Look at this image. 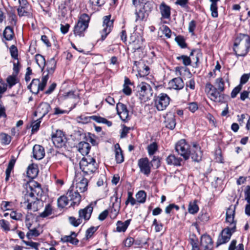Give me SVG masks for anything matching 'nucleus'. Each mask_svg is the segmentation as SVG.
<instances>
[{
    "mask_svg": "<svg viewBox=\"0 0 250 250\" xmlns=\"http://www.w3.org/2000/svg\"><path fill=\"white\" fill-rule=\"evenodd\" d=\"M224 81L222 78H218L215 82V87L210 83L206 84L205 90L208 98L216 103H223L225 102V95L221 93L223 92L224 87Z\"/></svg>",
    "mask_w": 250,
    "mask_h": 250,
    "instance_id": "nucleus-1",
    "label": "nucleus"
},
{
    "mask_svg": "<svg viewBox=\"0 0 250 250\" xmlns=\"http://www.w3.org/2000/svg\"><path fill=\"white\" fill-rule=\"evenodd\" d=\"M132 4L136 8L135 21H143L151 11L153 7L152 0H132Z\"/></svg>",
    "mask_w": 250,
    "mask_h": 250,
    "instance_id": "nucleus-2",
    "label": "nucleus"
},
{
    "mask_svg": "<svg viewBox=\"0 0 250 250\" xmlns=\"http://www.w3.org/2000/svg\"><path fill=\"white\" fill-rule=\"evenodd\" d=\"M250 49V37L245 34H240L235 40L233 50L237 56H246Z\"/></svg>",
    "mask_w": 250,
    "mask_h": 250,
    "instance_id": "nucleus-3",
    "label": "nucleus"
},
{
    "mask_svg": "<svg viewBox=\"0 0 250 250\" xmlns=\"http://www.w3.org/2000/svg\"><path fill=\"white\" fill-rule=\"evenodd\" d=\"M80 168L85 175H91L98 169V164L90 155L83 157L79 163Z\"/></svg>",
    "mask_w": 250,
    "mask_h": 250,
    "instance_id": "nucleus-4",
    "label": "nucleus"
},
{
    "mask_svg": "<svg viewBox=\"0 0 250 250\" xmlns=\"http://www.w3.org/2000/svg\"><path fill=\"white\" fill-rule=\"evenodd\" d=\"M90 20V17L88 15L85 13L81 15L73 29L75 36L82 37L84 36V32L88 27Z\"/></svg>",
    "mask_w": 250,
    "mask_h": 250,
    "instance_id": "nucleus-5",
    "label": "nucleus"
},
{
    "mask_svg": "<svg viewBox=\"0 0 250 250\" xmlns=\"http://www.w3.org/2000/svg\"><path fill=\"white\" fill-rule=\"evenodd\" d=\"M26 188V193L24 194V199L30 198L39 199L43 192L41 185L34 181L27 183Z\"/></svg>",
    "mask_w": 250,
    "mask_h": 250,
    "instance_id": "nucleus-6",
    "label": "nucleus"
},
{
    "mask_svg": "<svg viewBox=\"0 0 250 250\" xmlns=\"http://www.w3.org/2000/svg\"><path fill=\"white\" fill-rule=\"evenodd\" d=\"M138 96L143 102H146L152 96L153 90L150 85L146 82L141 83L138 86Z\"/></svg>",
    "mask_w": 250,
    "mask_h": 250,
    "instance_id": "nucleus-7",
    "label": "nucleus"
},
{
    "mask_svg": "<svg viewBox=\"0 0 250 250\" xmlns=\"http://www.w3.org/2000/svg\"><path fill=\"white\" fill-rule=\"evenodd\" d=\"M110 15L105 16L103 17L102 29L100 31L101 35V40L103 41L105 40L107 36L111 32L113 27L114 20L111 19Z\"/></svg>",
    "mask_w": 250,
    "mask_h": 250,
    "instance_id": "nucleus-8",
    "label": "nucleus"
},
{
    "mask_svg": "<svg viewBox=\"0 0 250 250\" xmlns=\"http://www.w3.org/2000/svg\"><path fill=\"white\" fill-rule=\"evenodd\" d=\"M47 82V77L42 76L41 81L38 79H34L28 87L32 93L37 94L40 91L43 90Z\"/></svg>",
    "mask_w": 250,
    "mask_h": 250,
    "instance_id": "nucleus-9",
    "label": "nucleus"
},
{
    "mask_svg": "<svg viewBox=\"0 0 250 250\" xmlns=\"http://www.w3.org/2000/svg\"><path fill=\"white\" fill-rule=\"evenodd\" d=\"M176 151L185 160L189 159L190 156V147L189 145L186 142L185 139H181L179 141L175 146Z\"/></svg>",
    "mask_w": 250,
    "mask_h": 250,
    "instance_id": "nucleus-10",
    "label": "nucleus"
},
{
    "mask_svg": "<svg viewBox=\"0 0 250 250\" xmlns=\"http://www.w3.org/2000/svg\"><path fill=\"white\" fill-rule=\"evenodd\" d=\"M170 100L169 97L167 94L160 93L154 99L155 106L159 111L164 110L169 105Z\"/></svg>",
    "mask_w": 250,
    "mask_h": 250,
    "instance_id": "nucleus-11",
    "label": "nucleus"
},
{
    "mask_svg": "<svg viewBox=\"0 0 250 250\" xmlns=\"http://www.w3.org/2000/svg\"><path fill=\"white\" fill-rule=\"evenodd\" d=\"M23 204L26 206L28 210L37 211L40 209L43 206V203L39 199L30 198L24 199Z\"/></svg>",
    "mask_w": 250,
    "mask_h": 250,
    "instance_id": "nucleus-12",
    "label": "nucleus"
},
{
    "mask_svg": "<svg viewBox=\"0 0 250 250\" xmlns=\"http://www.w3.org/2000/svg\"><path fill=\"white\" fill-rule=\"evenodd\" d=\"M52 140L56 147H62L65 145L66 137L62 131L57 130L55 133H52Z\"/></svg>",
    "mask_w": 250,
    "mask_h": 250,
    "instance_id": "nucleus-13",
    "label": "nucleus"
},
{
    "mask_svg": "<svg viewBox=\"0 0 250 250\" xmlns=\"http://www.w3.org/2000/svg\"><path fill=\"white\" fill-rule=\"evenodd\" d=\"M234 215L235 207L231 205L227 209L226 221L232 231H234L236 227V222L234 220Z\"/></svg>",
    "mask_w": 250,
    "mask_h": 250,
    "instance_id": "nucleus-14",
    "label": "nucleus"
},
{
    "mask_svg": "<svg viewBox=\"0 0 250 250\" xmlns=\"http://www.w3.org/2000/svg\"><path fill=\"white\" fill-rule=\"evenodd\" d=\"M66 195L71 201L70 206L78 205L81 201V196L78 191L75 190L74 187H71L68 189Z\"/></svg>",
    "mask_w": 250,
    "mask_h": 250,
    "instance_id": "nucleus-15",
    "label": "nucleus"
},
{
    "mask_svg": "<svg viewBox=\"0 0 250 250\" xmlns=\"http://www.w3.org/2000/svg\"><path fill=\"white\" fill-rule=\"evenodd\" d=\"M138 165L141 173L147 176L150 174L151 166L147 158L140 159L138 162Z\"/></svg>",
    "mask_w": 250,
    "mask_h": 250,
    "instance_id": "nucleus-16",
    "label": "nucleus"
},
{
    "mask_svg": "<svg viewBox=\"0 0 250 250\" xmlns=\"http://www.w3.org/2000/svg\"><path fill=\"white\" fill-rule=\"evenodd\" d=\"M138 72V74L141 77H144L149 73V68L148 66L146 65L143 61L140 59L139 61H134V66Z\"/></svg>",
    "mask_w": 250,
    "mask_h": 250,
    "instance_id": "nucleus-17",
    "label": "nucleus"
},
{
    "mask_svg": "<svg viewBox=\"0 0 250 250\" xmlns=\"http://www.w3.org/2000/svg\"><path fill=\"white\" fill-rule=\"evenodd\" d=\"M115 198V201L113 203L110 211V217L112 219H115L118 215L121 208V198H118L117 192H115L112 198Z\"/></svg>",
    "mask_w": 250,
    "mask_h": 250,
    "instance_id": "nucleus-18",
    "label": "nucleus"
},
{
    "mask_svg": "<svg viewBox=\"0 0 250 250\" xmlns=\"http://www.w3.org/2000/svg\"><path fill=\"white\" fill-rule=\"evenodd\" d=\"M78 177L79 175L78 174L76 175L74 180L76 182V190L79 192H83L87 189L88 180L83 177Z\"/></svg>",
    "mask_w": 250,
    "mask_h": 250,
    "instance_id": "nucleus-19",
    "label": "nucleus"
},
{
    "mask_svg": "<svg viewBox=\"0 0 250 250\" xmlns=\"http://www.w3.org/2000/svg\"><path fill=\"white\" fill-rule=\"evenodd\" d=\"M202 155L200 147L197 143H194L190 150V156L191 159L195 162H199L202 159Z\"/></svg>",
    "mask_w": 250,
    "mask_h": 250,
    "instance_id": "nucleus-20",
    "label": "nucleus"
},
{
    "mask_svg": "<svg viewBox=\"0 0 250 250\" xmlns=\"http://www.w3.org/2000/svg\"><path fill=\"white\" fill-rule=\"evenodd\" d=\"M164 117L165 127L170 130L174 129L176 125L174 114L169 112L167 113Z\"/></svg>",
    "mask_w": 250,
    "mask_h": 250,
    "instance_id": "nucleus-21",
    "label": "nucleus"
},
{
    "mask_svg": "<svg viewBox=\"0 0 250 250\" xmlns=\"http://www.w3.org/2000/svg\"><path fill=\"white\" fill-rule=\"evenodd\" d=\"M116 110L122 121H126L128 120L129 112L125 105L121 103H118L116 104Z\"/></svg>",
    "mask_w": 250,
    "mask_h": 250,
    "instance_id": "nucleus-22",
    "label": "nucleus"
},
{
    "mask_svg": "<svg viewBox=\"0 0 250 250\" xmlns=\"http://www.w3.org/2000/svg\"><path fill=\"white\" fill-rule=\"evenodd\" d=\"M200 245L203 250H211L213 248V241L209 235H202L200 239Z\"/></svg>",
    "mask_w": 250,
    "mask_h": 250,
    "instance_id": "nucleus-23",
    "label": "nucleus"
},
{
    "mask_svg": "<svg viewBox=\"0 0 250 250\" xmlns=\"http://www.w3.org/2000/svg\"><path fill=\"white\" fill-rule=\"evenodd\" d=\"M231 231L232 230L229 228V226L222 230L221 236L219 237L217 242V246L226 243L229 240L231 236Z\"/></svg>",
    "mask_w": 250,
    "mask_h": 250,
    "instance_id": "nucleus-24",
    "label": "nucleus"
},
{
    "mask_svg": "<svg viewBox=\"0 0 250 250\" xmlns=\"http://www.w3.org/2000/svg\"><path fill=\"white\" fill-rule=\"evenodd\" d=\"M161 15V19H170L171 15V8L165 2H162L159 7Z\"/></svg>",
    "mask_w": 250,
    "mask_h": 250,
    "instance_id": "nucleus-25",
    "label": "nucleus"
},
{
    "mask_svg": "<svg viewBox=\"0 0 250 250\" xmlns=\"http://www.w3.org/2000/svg\"><path fill=\"white\" fill-rule=\"evenodd\" d=\"M93 211V207L91 205H89L83 209H81L79 211V217L83 219L85 221H88Z\"/></svg>",
    "mask_w": 250,
    "mask_h": 250,
    "instance_id": "nucleus-26",
    "label": "nucleus"
},
{
    "mask_svg": "<svg viewBox=\"0 0 250 250\" xmlns=\"http://www.w3.org/2000/svg\"><path fill=\"white\" fill-rule=\"evenodd\" d=\"M50 109L49 104L47 103H42L38 106L35 114L36 116L39 115L41 118H42L46 115Z\"/></svg>",
    "mask_w": 250,
    "mask_h": 250,
    "instance_id": "nucleus-27",
    "label": "nucleus"
},
{
    "mask_svg": "<svg viewBox=\"0 0 250 250\" xmlns=\"http://www.w3.org/2000/svg\"><path fill=\"white\" fill-rule=\"evenodd\" d=\"M168 86L170 89L175 90H180L184 86V83L182 79L180 77H177L172 79L168 83Z\"/></svg>",
    "mask_w": 250,
    "mask_h": 250,
    "instance_id": "nucleus-28",
    "label": "nucleus"
},
{
    "mask_svg": "<svg viewBox=\"0 0 250 250\" xmlns=\"http://www.w3.org/2000/svg\"><path fill=\"white\" fill-rule=\"evenodd\" d=\"M56 67V61L54 58H51L46 62V71L47 73L45 74V72L43 73L42 76H46L47 77V81L48 80L49 76L52 75Z\"/></svg>",
    "mask_w": 250,
    "mask_h": 250,
    "instance_id": "nucleus-29",
    "label": "nucleus"
},
{
    "mask_svg": "<svg viewBox=\"0 0 250 250\" xmlns=\"http://www.w3.org/2000/svg\"><path fill=\"white\" fill-rule=\"evenodd\" d=\"M33 157L36 160H41L45 155L44 148L38 145H36L33 148Z\"/></svg>",
    "mask_w": 250,
    "mask_h": 250,
    "instance_id": "nucleus-30",
    "label": "nucleus"
},
{
    "mask_svg": "<svg viewBox=\"0 0 250 250\" xmlns=\"http://www.w3.org/2000/svg\"><path fill=\"white\" fill-rule=\"evenodd\" d=\"M175 72L177 75L181 76L187 78H190L192 76L189 69L183 66L175 67Z\"/></svg>",
    "mask_w": 250,
    "mask_h": 250,
    "instance_id": "nucleus-31",
    "label": "nucleus"
},
{
    "mask_svg": "<svg viewBox=\"0 0 250 250\" xmlns=\"http://www.w3.org/2000/svg\"><path fill=\"white\" fill-rule=\"evenodd\" d=\"M182 161L181 158L177 157L173 154L168 155L166 158V162L167 165L174 166H181Z\"/></svg>",
    "mask_w": 250,
    "mask_h": 250,
    "instance_id": "nucleus-32",
    "label": "nucleus"
},
{
    "mask_svg": "<svg viewBox=\"0 0 250 250\" xmlns=\"http://www.w3.org/2000/svg\"><path fill=\"white\" fill-rule=\"evenodd\" d=\"M77 234L75 232H71L70 235H65L61 238V241L65 242H70L73 245H77L79 240L76 238Z\"/></svg>",
    "mask_w": 250,
    "mask_h": 250,
    "instance_id": "nucleus-33",
    "label": "nucleus"
},
{
    "mask_svg": "<svg viewBox=\"0 0 250 250\" xmlns=\"http://www.w3.org/2000/svg\"><path fill=\"white\" fill-rule=\"evenodd\" d=\"M90 147L89 144L85 142H80L78 146L79 151L83 155H87L90 151Z\"/></svg>",
    "mask_w": 250,
    "mask_h": 250,
    "instance_id": "nucleus-34",
    "label": "nucleus"
},
{
    "mask_svg": "<svg viewBox=\"0 0 250 250\" xmlns=\"http://www.w3.org/2000/svg\"><path fill=\"white\" fill-rule=\"evenodd\" d=\"M38 173V169L36 165L31 164L27 168L26 174L27 177L33 179L35 178Z\"/></svg>",
    "mask_w": 250,
    "mask_h": 250,
    "instance_id": "nucleus-35",
    "label": "nucleus"
},
{
    "mask_svg": "<svg viewBox=\"0 0 250 250\" xmlns=\"http://www.w3.org/2000/svg\"><path fill=\"white\" fill-rule=\"evenodd\" d=\"M131 221V219H128L123 222L121 221H117L116 223V230L118 232H125L128 226H129Z\"/></svg>",
    "mask_w": 250,
    "mask_h": 250,
    "instance_id": "nucleus-36",
    "label": "nucleus"
},
{
    "mask_svg": "<svg viewBox=\"0 0 250 250\" xmlns=\"http://www.w3.org/2000/svg\"><path fill=\"white\" fill-rule=\"evenodd\" d=\"M115 159L116 160V162L118 164L122 163L124 162V157L123 156V152L120 148L119 144H116L115 146Z\"/></svg>",
    "mask_w": 250,
    "mask_h": 250,
    "instance_id": "nucleus-37",
    "label": "nucleus"
},
{
    "mask_svg": "<svg viewBox=\"0 0 250 250\" xmlns=\"http://www.w3.org/2000/svg\"><path fill=\"white\" fill-rule=\"evenodd\" d=\"M35 61L37 64L41 68L42 71L46 64L44 57L41 54H36L35 55Z\"/></svg>",
    "mask_w": 250,
    "mask_h": 250,
    "instance_id": "nucleus-38",
    "label": "nucleus"
},
{
    "mask_svg": "<svg viewBox=\"0 0 250 250\" xmlns=\"http://www.w3.org/2000/svg\"><path fill=\"white\" fill-rule=\"evenodd\" d=\"M209 219V213L207 211L202 210L198 215V221L204 224L208 222Z\"/></svg>",
    "mask_w": 250,
    "mask_h": 250,
    "instance_id": "nucleus-39",
    "label": "nucleus"
},
{
    "mask_svg": "<svg viewBox=\"0 0 250 250\" xmlns=\"http://www.w3.org/2000/svg\"><path fill=\"white\" fill-rule=\"evenodd\" d=\"M14 34L13 29L9 26H7L3 32V36L7 41L12 40Z\"/></svg>",
    "mask_w": 250,
    "mask_h": 250,
    "instance_id": "nucleus-40",
    "label": "nucleus"
},
{
    "mask_svg": "<svg viewBox=\"0 0 250 250\" xmlns=\"http://www.w3.org/2000/svg\"><path fill=\"white\" fill-rule=\"evenodd\" d=\"M131 84L130 80L128 78L125 77L123 91L126 95H130L132 93L131 89L129 86V85Z\"/></svg>",
    "mask_w": 250,
    "mask_h": 250,
    "instance_id": "nucleus-41",
    "label": "nucleus"
},
{
    "mask_svg": "<svg viewBox=\"0 0 250 250\" xmlns=\"http://www.w3.org/2000/svg\"><path fill=\"white\" fill-rule=\"evenodd\" d=\"M69 199L67 196H62L58 199V206L59 208H63L69 203Z\"/></svg>",
    "mask_w": 250,
    "mask_h": 250,
    "instance_id": "nucleus-42",
    "label": "nucleus"
},
{
    "mask_svg": "<svg viewBox=\"0 0 250 250\" xmlns=\"http://www.w3.org/2000/svg\"><path fill=\"white\" fill-rule=\"evenodd\" d=\"M199 210V207L197 204V201L194 200L189 203L188 211L191 214H195Z\"/></svg>",
    "mask_w": 250,
    "mask_h": 250,
    "instance_id": "nucleus-43",
    "label": "nucleus"
},
{
    "mask_svg": "<svg viewBox=\"0 0 250 250\" xmlns=\"http://www.w3.org/2000/svg\"><path fill=\"white\" fill-rule=\"evenodd\" d=\"M52 208L50 204H47L45 206V208L43 211L40 214V216L45 218L51 215L52 213Z\"/></svg>",
    "mask_w": 250,
    "mask_h": 250,
    "instance_id": "nucleus-44",
    "label": "nucleus"
},
{
    "mask_svg": "<svg viewBox=\"0 0 250 250\" xmlns=\"http://www.w3.org/2000/svg\"><path fill=\"white\" fill-rule=\"evenodd\" d=\"M146 194L145 191L140 190L136 194L137 202L139 203H144L146 200Z\"/></svg>",
    "mask_w": 250,
    "mask_h": 250,
    "instance_id": "nucleus-45",
    "label": "nucleus"
},
{
    "mask_svg": "<svg viewBox=\"0 0 250 250\" xmlns=\"http://www.w3.org/2000/svg\"><path fill=\"white\" fill-rule=\"evenodd\" d=\"M15 162H16V160L15 159H11L8 163V167H7L6 169V171H5V173H6L5 180L6 181H7L9 179L11 172L14 167Z\"/></svg>",
    "mask_w": 250,
    "mask_h": 250,
    "instance_id": "nucleus-46",
    "label": "nucleus"
},
{
    "mask_svg": "<svg viewBox=\"0 0 250 250\" xmlns=\"http://www.w3.org/2000/svg\"><path fill=\"white\" fill-rule=\"evenodd\" d=\"M92 118L93 120L98 123H103L107 125L108 126H110L112 125V122L107 120L106 119L98 116L96 115L92 116Z\"/></svg>",
    "mask_w": 250,
    "mask_h": 250,
    "instance_id": "nucleus-47",
    "label": "nucleus"
},
{
    "mask_svg": "<svg viewBox=\"0 0 250 250\" xmlns=\"http://www.w3.org/2000/svg\"><path fill=\"white\" fill-rule=\"evenodd\" d=\"M11 141V137L10 135L4 133H1L0 134V141L4 145L9 144Z\"/></svg>",
    "mask_w": 250,
    "mask_h": 250,
    "instance_id": "nucleus-48",
    "label": "nucleus"
},
{
    "mask_svg": "<svg viewBox=\"0 0 250 250\" xmlns=\"http://www.w3.org/2000/svg\"><path fill=\"white\" fill-rule=\"evenodd\" d=\"M177 60H182L183 64L185 66L190 65L191 63V60L189 57L186 55H181L176 57Z\"/></svg>",
    "mask_w": 250,
    "mask_h": 250,
    "instance_id": "nucleus-49",
    "label": "nucleus"
},
{
    "mask_svg": "<svg viewBox=\"0 0 250 250\" xmlns=\"http://www.w3.org/2000/svg\"><path fill=\"white\" fill-rule=\"evenodd\" d=\"M158 146L155 142L149 145L147 147V150L149 155H153L157 150Z\"/></svg>",
    "mask_w": 250,
    "mask_h": 250,
    "instance_id": "nucleus-50",
    "label": "nucleus"
},
{
    "mask_svg": "<svg viewBox=\"0 0 250 250\" xmlns=\"http://www.w3.org/2000/svg\"><path fill=\"white\" fill-rule=\"evenodd\" d=\"M0 227L4 231L7 232L10 230L9 222L4 219L0 220Z\"/></svg>",
    "mask_w": 250,
    "mask_h": 250,
    "instance_id": "nucleus-51",
    "label": "nucleus"
},
{
    "mask_svg": "<svg viewBox=\"0 0 250 250\" xmlns=\"http://www.w3.org/2000/svg\"><path fill=\"white\" fill-rule=\"evenodd\" d=\"M40 232L37 228L29 229L28 232L26 234V237L28 239H31L32 237H37L39 236Z\"/></svg>",
    "mask_w": 250,
    "mask_h": 250,
    "instance_id": "nucleus-52",
    "label": "nucleus"
},
{
    "mask_svg": "<svg viewBox=\"0 0 250 250\" xmlns=\"http://www.w3.org/2000/svg\"><path fill=\"white\" fill-rule=\"evenodd\" d=\"M69 221L72 225L75 227H78L82 223V220H81V218H80V217H79L78 219H76L74 217H69Z\"/></svg>",
    "mask_w": 250,
    "mask_h": 250,
    "instance_id": "nucleus-53",
    "label": "nucleus"
},
{
    "mask_svg": "<svg viewBox=\"0 0 250 250\" xmlns=\"http://www.w3.org/2000/svg\"><path fill=\"white\" fill-rule=\"evenodd\" d=\"M142 56H143L142 48L140 46L137 47L136 48H134V59L135 60H137L138 59H140L142 58Z\"/></svg>",
    "mask_w": 250,
    "mask_h": 250,
    "instance_id": "nucleus-54",
    "label": "nucleus"
},
{
    "mask_svg": "<svg viewBox=\"0 0 250 250\" xmlns=\"http://www.w3.org/2000/svg\"><path fill=\"white\" fill-rule=\"evenodd\" d=\"M210 10L211 12V16L213 18L218 17V7L217 3H211L210 6Z\"/></svg>",
    "mask_w": 250,
    "mask_h": 250,
    "instance_id": "nucleus-55",
    "label": "nucleus"
},
{
    "mask_svg": "<svg viewBox=\"0 0 250 250\" xmlns=\"http://www.w3.org/2000/svg\"><path fill=\"white\" fill-rule=\"evenodd\" d=\"M6 81L10 87H11L17 83L16 77L14 75L8 76L6 79Z\"/></svg>",
    "mask_w": 250,
    "mask_h": 250,
    "instance_id": "nucleus-56",
    "label": "nucleus"
},
{
    "mask_svg": "<svg viewBox=\"0 0 250 250\" xmlns=\"http://www.w3.org/2000/svg\"><path fill=\"white\" fill-rule=\"evenodd\" d=\"M10 52L11 57L15 60H18V49L16 46L12 45L10 48Z\"/></svg>",
    "mask_w": 250,
    "mask_h": 250,
    "instance_id": "nucleus-57",
    "label": "nucleus"
},
{
    "mask_svg": "<svg viewBox=\"0 0 250 250\" xmlns=\"http://www.w3.org/2000/svg\"><path fill=\"white\" fill-rule=\"evenodd\" d=\"M92 116L89 117H86L84 116L81 115L78 117V121L79 123H81L82 124H86L90 122V120L93 118H92Z\"/></svg>",
    "mask_w": 250,
    "mask_h": 250,
    "instance_id": "nucleus-58",
    "label": "nucleus"
},
{
    "mask_svg": "<svg viewBox=\"0 0 250 250\" xmlns=\"http://www.w3.org/2000/svg\"><path fill=\"white\" fill-rule=\"evenodd\" d=\"M150 164L151 167L154 166L156 168H158L160 166V159L158 156H153Z\"/></svg>",
    "mask_w": 250,
    "mask_h": 250,
    "instance_id": "nucleus-59",
    "label": "nucleus"
},
{
    "mask_svg": "<svg viewBox=\"0 0 250 250\" xmlns=\"http://www.w3.org/2000/svg\"><path fill=\"white\" fill-rule=\"evenodd\" d=\"M23 242L26 246H29L36 250H39V243L32 241H25L24 240Z\"/></svg>",
    "mask_w": 250,
    "mask_h": 250,
    "instance_id": "nucleus-60",
    "label": "nucleus"
},
{
    "mask_svg": "<svg viewBox=\"0 0 250 250\" xmlns=\"http://www.w3.org/2000/svg\"><path fill=\"white\" fill-rule=\"evenodd\" d=\"M175 41L181 48H184L186 47L185 40L182 36H179L176 37L175 38Z\"/></svg>",
    "mask_w": 250,
    "mask_h": 250,
    "instance_id": "nucleus-61",
    "label": "nucleus"
},
{
    "mask_svg": "<svg viewBox=\"0 0 250 250\" xmlns=\"http://www.w3.org/2000/svg\"><path fill=\"white\" fill-rule=\"evenodd\" d=\"M97 230V228L94 227H91L88 229L86 231L85 237L86 239L91 237L93 233Z\"/></svg>",
    "mask_w": 250,
    "mask_h": 250,
    "instance_id": "nucleus-62",
    "label": "nucleus"
},
{
    "mask_svg": "<svg viewBox=\"0 0 250 250\" xmlns=\"http://www.w3.org/2000/svg\"><path fill=\"white\" fill-rule=\"evenodd\" d=\"M242 88V86L241 84H239L236 87H235L231 91V97L232 98H234L236 97L237 94L240 92Z\"/></svg>",
    "mask_w": 250,
    "mask_h": 250,
    "instance_id": "nucleus-63",
    "label": "nucleus"
},
{
    "mask_svg": "<svg viewBox=\"0 0 250 250\" xmlns=\"http://www.w3.org/2000/svg\"><path fill=\"white\" fill-rule=\"evenodd\" d=\"M174 208L176 210H178L179 209V207L174 204H170L166 208L165 212L167 214L170 213L171 210Z\"/></svg>",
    "mask_w": 250,
    "mask_h": 250,
    "instance_id": "nucleus-64",
    "label": "nucleus"
}]
</instances>
